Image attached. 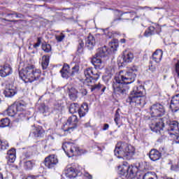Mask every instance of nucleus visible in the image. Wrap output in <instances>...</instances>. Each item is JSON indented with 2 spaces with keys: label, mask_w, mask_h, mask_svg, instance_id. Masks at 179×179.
Listing matches in <instances>:
<instances>
[{
  "label": "nucleus",
  "mask_w": 179,
  "mask_h": 179,
  "mask_svg": "<svg viewBox=\"0 0 179 179\" xmlns=\"http://www.w3.org/2000/svg\"><path fill=\"white\" fill-rule=\"evenodd\" d=\"M48 65H50V55H43L41 58L42 69L43 70L47 69L48 68Z\"/></svg>",
  "instance_id": "26"
},
{
  "label": "nucleus",
  "mask_w": 179,
  "mask_h": 179,
  "mask_svg": "<svg viewBox=\"0 0 179 179\" xmlns=\"http://www.w3.org/2000/svg\"><path fill=\"white\" fill-rule=\"evenodd\" d=\"M41 44V38L39 37L37 38V43L34 45V48H37L40 47Z\"/></svg>",
  "instance_id": "48"
},
{
  "label": "nucleus",
  "mask_w": 179,
  "mask_h": 179,
  "mask_svg": "<svg viewBox=\"0 0 179 179\" xmlns=\"http://www.w3.org/2000/svg\"><path fill=\"white\" fill-rule=\"evenodd\" d=\"M55 38L58 43H61V41H62L64 38H65V34L62 33L61 35L56 36Z\"/></svg>",
  "instance_id": "45"
},
{
  "label": "nucleus",
  "mask_w": 179,
  "mask_h": 179,
  "mask_svg": "<svg viewBox=\"0 0 179 179\" xmlns=\"http://www.w3.org/2000/svg\"><path fill=\"white\" fill-rule=\"evenodd\" d=\"M62 149L69 157L76 156L79 155V148L76 145L71 143H64Z\"/></svg>",
  "instance_id": "10"
},
{
  "label": "nucleus",
  "mask_w": 179,
  "mask_h": 179,
  "mask_svg": "<svg viewBox=\"0 0 179 179\" xmlns=\"http://www.w3.org/2000/svg\"><path fill=\"white\" fill-rule=\"evenodd\" d=\"M89 111V106L87 103H84L80 108H78V110L77 111L80 117H85L86 115V113Z\"/></svg>",
  "instance_id": "24"
},
{
  "label": "nucleus",
  "mask_w": 179,
  "mask_h": 179,
  "mask_svg": "<svg viewBox=\"0 0 179 179\" xmlns=\"http://www.w3.org/2000/svg\"><path fill=\"white\" fill-rule=\"evenodd\" d=\"M155 28L153 26L149 27L148 29L144 32L145 37H150L155 34Z\"/></svg>",
  "instance_id": "30"
},
{
  "label": "nucleus",
  "mask_w": 179,
  "mask_h": 179,
  "mask_svg": "<svg viewBox=\"0 0 179 179\" xmlns=\"http://www.w3.org/2000/svg\"><path fill=\"white\" fill-rule=\"evenodd\" d=\"M109 46L110 48V51H117V49L118 48V43L116 42H110L109 43Z\"/></svg>",
  "instance_id": "39"
},
{
  "label": "nucleus",
  "mask_w": 179,
  "mask_h": 179,
  "mask_svg": "<svg viewBox=\"0 0 179 179\" xmlns=\"http://www.w3.org/2000/svg\"><path fill=\"white\" fill-rule=\"evenodd\" d=\"M7 114L9 117H15V115L17 114V110H16L15 105H12L7 109Z\"/></svg>",
  "instance_id": "29"
},
{
  "label": "nucleus",
  "mask_w": 179,
  "mask_h": 179,
  "mask_svg": "<svg viewBox=\"0 0 179 179\" xmlns=\"http://www.w3.org/2000/svg\"><path fill=\"white\" fill-rule=\"evenodd\" d=\"M120 43H122V44H124L125 43V38L120 39Z\"/></svg>",
  "instance_id": "56"
},
{
  "label": "nucleus",
  "mask_w": 179,
  "mask_h": 179,
  "mask_svg": "<svg viewBox=\"0 0 179 179\" xmlns=\"http://www.w3.org/2000/svg\"><path fill=\"white\" fill-rule=\"evenodd\" d=\"M165 113L164 106L159 103L152 104L150 108V114L152 117L157 118L159 117H163Z\"/></svg>",
  "instance_id": "8"
},
{
  "label": "nucleus",
  "mask_w": 179,
  "mask_h": 179,
  "mask_svg": "<svg viewBox=\"0 0 179 179\" xmlns=\"http://www.w3.org/2000/svg\"><path fill=\"white\" fill-rule=\"evenodd\" d=\"M122 58L125 64H129V62H132V60L134 59V53L125 50L123 52Z\"/></svg>",
  "instance_id": "20"
},
{
  "label": "nucleus",
  "mask_w": 179,
  "mask_h": 179,
  "mask_svg": "<svg viewBox=\"0 0 179 179\" xmlns=\"http://www.w3.org/2000/svg\"><path fill=\"white\" fill-rule=\"evenodd\" d=\"M51 141L52 143L54 142V137H52V136H49L48 138L47 143H48Z\"/></svg>",
  "instance_id": "51"
},
{
  "label": "nucleus",
  "mask_w": 179,
  "mask_h": 179,
  "mask_svg": "<svg viewBox=\"0 0 179 179\" xmlns=\"http://www.w3.org/2000/svg\"><path fill=\"white\" fill-rule=\"evenodd\" d=\"M144 88L143 86L136 87L131 92L126 102L130 106H145L146 97L143 95Z\"/></svg>",
  "instance_id": "4"
},
{
  "label": "nucleus",
  "mask_w": 179,
  "mask_h": 179,
  "mask_svg": "<svg viewBox=\"0 0 179 179\" xmlns=\"http://www.w3.org/2000/svg\"><path fill=\"white\" fill-rule=\"evenodd\" d=\"M78 117L76 115H72L69 117L67 120L66 125H68V128L64 131H71V129H75L78 127Z\"/></svg>",
  "instance_id": "12"
},
{
  "label": "nucleus",
  "mask_w": 179,
  "mask_h": 179,
  "mask_svg": "<svg viewBox=\"0 0 179 179\" xmlns=\"http://www.w3.org/2000/svg\"><path fill=\"white\" fill-rule=\"evenodd\" d=\"M170 107L172 109L175 108L176 111H178V110H179V94L173 96L171 101Z\"/></svg>",
  "instance_id": "22"
},
{
  "label": "nucleus",
  "mask_w": 179,
  "mask_h": 179,
  "mask_svg": "<svg viewBox=\"0 0 179 179\" xmlns=\"http://www.w3.org/2000/svg\"><path fill=\"white\" fill-rule=\"evenodd\" d=\"M79 110V105L78 103H71L69 107V113L75 114Z\"/></svg>",
  "instance_id": "33"
},
{
  "label": "nucleus",
  "mask_w": 179,
  "mask_h": 179,
  "mask_svg": "<svg viewBox=\"0 0 179 179\" xmlns=\"http://www.w3.org/2000/svg\"><path fill=\"white\" fill-rule=\"evenodd\" d=\"M34 165V164L31 161H27L25 163V166L29 170H31Z\"/></svg>",
  "instance_id": "46"
},
{
  "label": "nucleus",
  "mask_w": 179,
  "mask_h": 179,
  "mask_svg": "<svg viewBox=\"0 0 179 179\" xmlns=\"http://www.w3.org/2000/svg\"><path fill=\"white\" fill-rule=\"evenodd\" d=\"M143 179H157V178L155 173L148 172L143 176Z\"/></svg>",
  "instance_id": "36"
},
{
  "label": "nucleus",
  "mask_w": 179,
  "mask_h": 179,
  "mask_svg": "<svg viewBox=\"0 0 179 179\" xmlns=\"http://www.w3.org/2000/svg\"><path fill=\"white\" fill-rule=\"evenodd\" d=\"M162 58H163V51L162 50H157L152 54V59L157 64H159L162 61Z\"/></svg>",
  "instance_id": "21"
},
{
  "label": "nucleus",
  "mask_w": 179,
  "mask_h": 179,
  "mask_svg": "<svg viewBox=\"0 0 179 179\" xmlns=\"http://www.w3.org/2000/svg\"><path fill=\"white\" fill-rule=\"evenodd\" d=\"M175 71L179 78V60L177 61V63L175 64Z\"/></svg>",
  "instance_id": "47"
},
{
  "label": "nucleus",
  "mask_w": 179,
  "mask_h": 179,
  "mask_svg": "<svg viewBox=\"0 0 179 179\" xmlns=\"http://www.w3.org/2000/svg\"><path fill=\"white\" fill-rule=\"evenodd\" d=\"M85 179H93V178L92 177V175L89 173H86L85 175Z\"/></svg>",
  "instance_id": "52"
},
{
  "label": "nucleus",
  "mask_w": 179,
  "mask_h": 179,
  "mask_svg": "<svg viewBox=\"0 0 179 179\" xmlns=\"http://www.w3.org/2000/svg\"><path fill=\"white\" fill-rule=\"evenodd\" d=\"M84 75L85 76V83H96L100 78L99 72L93 68H87L84 70Z\"/></svg>",
  "instance_id": "7"
},
{
  "label": "nucleus",
  "mask_w": 179,
  "mask_h": 179,
  "mask_svg": "<svg viewBox=\"0 0 179 179\" xmlns=\"http://www.w3.org/2000/svg\"><path fill=\"white\" fill-rule=\"evenodd\" d=\"M15 93L16 87L13 86L12 84L7 85L6 90L3 92L6 97H13Z\"/></svg>",
  "instance_id": "16"
},
{
  "label": "nucleus",
  "mask_w": 179,
  "mask_h": 179,
  "mask_svg": "<svg viewBox=\"0 0 179 179\" xmlns=\"http://www.w3.org/2000/svg\"><path fill=\"white\" fill-rule=\"evenodd\" d=\"M0 103H1V99H0Z\"/></svg>",
  "instance_id": "59"
},
{
  "label": "nucleus",
  "mask_w": 179,
  "mask_h": 179,
  "mask_svg": "<svg viewBox=\"0 0 179 179\" xmlns=\"http://www.w3.org/2000/svg\"><path fill=\"white\" fill-rule=\"evenodd\" d=\"M32 134L35 138H41V136L44 135V129H43V127L39 126L35 128Z\"/></svg>",
  "instance_id": "27"
},
{
  "label": "nucleus",
  "mask_w": 179,
  "mask_h": 179,
  "mask_svg": "<svg viewBox=\"0 0 179 179\" xmlns=\"http://www.w3.org/2000/svg\"><path fill=\"white\" fill-rule=\"evenodd\" d=\"M136 75H138V68L133 66L125 73L124 76L121 74L116 76L112 83L114 93L116 94H127L128 90H129V87L127 85L135 82Z\"/></svg>",
  "instance_id": "1"
},
{
  "label": "nucleus",
  "mask_w": 179,
  "mask_h": 179,
  "mask_svg": "<svg viewBox=\"0 0 179 179\" xmlns=\"http://www.w3.org/2000/svg\"><path fill=\"white\" fill-rule=\"evenodd\" d=\"M14 107H15L17 113L19 111H23L26 108V105L23 102H17L14 104Z\"/></svg>",
  "instance_id": "32"
},
{
  "label": "nucleus",
  "mask_w": 179,
  "mask_h": 179,
  "mask_svg": "<svg viewBox=\"0 0 179 179\" xmlns=\"http://www.w3.org/2000/svg\"><path fill=\"white\" fill-rule=\"evenodd\" d=\"M84 47H85V42H83V40L79 39L78 40V48H77V51H78V52H79V54H82V52H83Z\"/></svg>",
  "instance_id": "35"
},
{
  "label": "nucleus",
  "mask_w": 179,
  "mask_h": 179,
  "mask_svg": "<svg viewBox=\"0 0 179 179\" xmlns=\"http://www.w3.org/2000/svg\"><path fill=\"white\" fill-rule=\"evenodd\" d=\"M38 110L40 111L42 114H47L48 113V106H45V103H41L38 106Z\"/></svg>",
  "instance_id": "34"
},
{
  "label": "nucleus",
  "mask_w": 179,
  "mask_h": 179,
  "mask_svg": "<svg viewBox=\"0 0 179 179\" xmlns=\"http://www.w3.org/2000/svg\"><path fill=\"white\" fill-rule=\"evenodd\" d=\"M96 46V37L93 36L92 34H89V36L85 38V47L88 48V50H93Z\"/></svg>",
  "instance_id": "14"
},
{
  "label": "nucleus",
  "mask_w": 179,
  "mask_h": 179,
  "mask_svg": "<svg viewBox=\"0 0 179 179\" xmlns=\"http://www.w3.org/2000/svg\"><path fill=\"white\" fill-rule=\"evenodd\" d=\"M77 90L78 93H80L82 96H86V94H87V90H86V89H85L82 85L77 87Z\"/></svg>",
  "instance_id": "38"
},
{
  "label": "nucleus",
  "mask_w": 179,
  "mask_h": 179,
  "mask_svg": "<svg viewBox=\"0 0 179 179\" xmlns=\"http://www.w3.org/2000/svg\"><path fill=\"white\" fill-rule=\"evenodd\" d=\"M149 157L152 162H157L162 157V153L156 149H152L150 151Z\"/></svg>",
  "instance_id": "18"
},
{
  "label": "nucleus",
  "mask_w": 179,
  "mask_h": 179,
  "mask_svg": "<svg viewBox=\"0 0 179 179\" xmlns=\"http://www.w3.org/2000/svg\"><path fill=\"white\" fill-rule=\"evenodd\" d=\"M10 124V120L8 117L3 118L0 120L1 128H5L6 127H9Z\"/></svg>",
  "instance_id": "31"
},
{
  "label": "nucleus",
  "mask_w": 179,
  "mask_h": 179,
  "mask_svg": "<svg viewBox=\"0 0 179 179\" xmlns=\"http://www.w3.org/2000/svg\"><path fill=\"white\" fill-rule=\"evenodd\" d=\"M41 48L44 52H50L51 45L48 43H42Z\"/></svg>",
  "instance_id": "37"
},
{
  "label": "nucleus",
  "mask_w": 179,
  "mask_h": 179,
  "mask_svg": "<svg viewBox=\"0 0 179 179\" xmlns=\"http://www.w3.org/2000/svg\"><path fill=\"white\" fill-rule=\"evenodd\" d=\"M78 93H79V91L78 90V89L74 87H71L70 89L69 88V96L71 100H72L73 101H75V100L78 99Z\"/></svg>",
  "instance_id": "25"
},
{
  "label": "nucleus",
  "mask_w": 179,
  "mask_h": 179,
  "mask_svg": "<svg viewBox=\"0 0 179 179\" xmlns=\"http://www.w3.org/2000/svg\"><path fill=\"white\" fill-rule=\"evenodd\" d=\"M149 71L156 72V64H154L152 61L150 62Z\"/></svg>",
  "instance_id": "43"
},
{
  "label": "nucleus",
  "mask_w": 179,
  "mask_h": 179,
  "mask_svg": "<svg viewBox=\"0 0 179 179\" xmlns=\"http://www.w3.org/2000/svg\"><path fill=\"white\" fill-rule=\"evenodd\" d=\"M118 120H120V113H118V110H117L115 115V122L116 123V125H118Z\"/></svg>",
  "instance_id": "49"
},
{
  "label": "nucleus",
  "mask_w": 179,
  "mask_h": 179,
  "mask_svg": "<svg viewBox=\"0 0 179 179\" xmlns=\"http://www.w3.org/2000/svg\"><path fill=\"white\" fill-rule=\"evenodd\" d=\"M164 120H166V118L163 117L159 118L157 122H152V123L150 124L151 131L158 134V135H163V134H164V130H163V128H164Z\"/></svg>",
  "instance_id": "9"
},
{
  "label": "nucleus",
  "mask_w": 179,
  "mask_h": 179,
  "mask_svg": "<svg viewBox=\"0 0 179 179\" xmlns=\"http://www.w3.org/2000/svg\"><path fill=\"white\" fill-rule=\"evenodd\" d=\"M20 78L24 80L25 83H32L35 80H38L41 76V70L34 69V66L29 65L22 69L19 72Z\"/></svg>",
  "instance_id": "3"
},
{
  "label": "nucleus",
  "mask_w": 179,
  "mask_h": 179,
  "mask_svg": "<svg viewBox=\"0 0 179 179\" xmlns=\"http://www.w3.org/2000/svg\"><path fill=\"white\" fill-rule=\"evenodd\" d=\"M13 70L9 64H4L0 69V76L1 78H6L9 75H12Z\"/></svg>",
  "instance_id": "13"
},
{
  "label": "nucleus",
  "mask_w": 179,
  "mask_h": 179,
  "mask_svg": "<svg viewBox=\"0 0 179 179\" xmlns=\"http://www.w3.org/2000/svg\"><path fill=\"white\" fill-rule=\"evenodd\" d=\"M72 76L75 75V73H78L79 72V65L76 64L73 67H72V70L71 71Z\"/></svg>",
  "instance_id": "42"
},
{
  "label": "nucleus",
  "mask_w": 179,
  "mask_h": 179,
  "mask_svg": "<svg viewBox=\"0 0 179 179\" xmlns=\"http://www.w3.org/2000/svg\"><path fill=\"white\" fill-rule=\"evenodd\" d=\"M106 75L105 76V78H106V79L108 80V79H111L113 73H114V70L113 69H107L106 71Z\"/></svg>",
  "instance_id": "41"
},
{
  "label": "nucleus",
  "mask_w": 179,
  "mask_h": 179,
  "mask_svg": "<svg viewBox=\"0 0 179 179\" xmlns=\"http://www.w3.org/2000/svg\"><path fill=\"white\" fill-rule=\"evenodd\" d=\"M15 15V17L19 19H23V17H22V14H18L16 12H13V13H8L6 16H13Z\"/></svg>",
  "instance_id": "44"
},
{
  "label": "nucleus",
  "mask_w": 179,
  "mask_h": 179,
  "mask_svg": "<svg viewBox=\"0 0 179 179\" xmlns=\"http://www.w3.org/2000/svg\"><path fill=\"white\" fill-rule=\"evenodd\" d=\"M108 128H110V125L108 124H103V131H107V129H108Z\"/></svg>",
  "instance_id": "50"
},
{
  "label": "nucleus",
  "mask_w": 179,
  "mask_h": 179,
  "mask_svg": "<svg viewBox=\"0 0 179 179\" xmlns=\"http://www.w3.org/2000/svg\"><path fill=\"white\" fill-rule=\"evenodd\" d=\"M44 164L48 169H54L58 164V158L54 155H49L45 158Z\"/></svg>",
  "instance_id": "11"
},
{
  "label": "nucleus",
  "mask_w": 179,
  "mask_h": 179,
  "mask_svg": "<svg viewBox=\"0 0 179 179\" xmlns=\"http://www.w3.org/2000/svg\"><path fill=\"white\" fill-rule=\"evenodd\" d=\"M175 136H176V140H177L176 143H179V134H176Z\"/></svg>",
  "instance_id": "55"
},
{
  "label": "nucleus",
  "mask_w": 179,
  "mask_h": 179,
  "mask_svg": "<svg viewBox=\"0 0 179 179\" xmlns=\"http://www.w3.org/2000/svg\"><path fill=\"white\" fill-rule=\"evenodd\" d=\"M114 153L118 159L131 160L135 155V148L125 142L120 141L115 145Z\"/></svg>",
  "instance_id": "2"
},
{
  "label": "nucleus",
  "mask_w": 179,
  "mask_h": 179,
  "mask_svg": "<svg viewBox=\"0 0 179 179\" xmlns=\"http://www.w3.org/2000/svg\"><path fill=\"white\" fill-rule=\"evenodd\" d=\"M64 174L68 178H75L78 176V173L73 167H67L65 170Z\"/></svg>",
  "instance_id": "23"
},
{
  "label": "nucleus",
  "mask_w": 179,
  "mask_h": 179,
  "mask_svg": "<svg viewBox=\"0 0 179 179\" xmlns=\"http://www.w3.org/2000/svg\"><path fill=\"white\" fill-rule=\"evenodd\" d=\"M168 131H169L170 135H176L179 134V127H178V122L173 121L169 124V127L168 128Z\"/></svg>",
  "instance_id": "15"
},
{
  "label": "nucleus",
  "mask_w": 179,
  "mask_h": 179,
  "mask_svg": "<svg viewBox=\"0 0 179 179\" xmlns=\"http://www.w3.org/2000/svg\"><path fill=\"white\" fill-rule=\"evenodd\" d=\"M121 176H125L127 179H133L136 177V173H138V167L133 165H128V162H123V164L120 167Z\"/></svg>",
  "instance_id": "6"
},
{
  "label": "nucleus",
  "mask_w": 179,
  "mask_h": 179,
  "mask_svg": "<svg viewBox=\"0 0 179 179\" xmlns=\"http://www.w3.org/2000/svg\"><path fill=\"white\" fill-rule=\"evenodd\" d=\"M117 20V19L114 20V22H115Z\"/></svg>",
  "instance_id": "58"
},
{
  "label": "nucleus",
  "mask_w": 179,
  "mask_h": 179,
  "mask_svg": "<svg viewBox=\"0 0 179 179\" xmlns=\"http://www.w3.org/2000/svg\"><path fill=\"white\" fill-rule=\"evenodd\" d=\"M0 179H3V175L1 173H0Z\"/></svg>",
  "instance_id": "57"
},
{
  "label": "nucleus",
  "mask_w": 179,
  "mask_h": 179,
  "mask_svg": "<svg viewBox=\"0 0 179 179\" xmlns=\"http://www.w3.org/2000/svg\"><path fill=\"white\" fill-rule=\"evenodd\" d=\"M101 92H102V93H104V92H106V87H104V85H101Z\"/></svg>",
  "instance_id": "53"
},
{
  "label": "nucleus",
  "mask_w": 179,
  "mask_h": 179,
  "mask_svg": "<svg viewBox=\"0 0 179 179\" xmlns=\"http://www.w3.org/2000/svg\"><path fill=\"white\" fill-rule=\"evenodd\" d=\"M60 73L62 77L64 79H68L69 76H72V73L69 70V65L68 64H64L62 69L60 70Z\"/></svg>",
  "instance_id": "17"
},
{
  "label": "nucleus",
  "mask_w": 179,
  "mask_h": 179,
  "mask_svg": "<svg viewBox=\"0 0 179 179\" xmlns=\"http://www.w3.org/2000/svg\"><path fill=\"white\" fill-rule=\"evenodd\" d=\"M0 148L1 150H6L9 148V143L8 141H0Z\"/></svg>",
  "instance_id": "40"
},
{
  "label": "nucleus",
  "mask_w": 179,
  "mask_h": 179,
  "mask_svg": "<svg viewBox=\"0 0 179 179\" xmlns=\"http://www.w3.org/2000/svg\"><path fill=\"white\" fill-rule=\"evenodd\" d=\"M6 22H10L12 23H15L16 22H17V20H5Z\"/></svg>",
  "instance_id": "54"
},
{
  "label": "nucleus",
  "mask_w": 179,
  "mask_h": 179,
  "mask_svg": "<svg viewBox=\"0 0 179 179\" xmlns=\"http://www.w3.org/2000/svg\"><path fill=\"white\" fill-rule=\"evenodd\" d=\"M6 159L9 162V163H14L15 160H16V150L15 148H12L8 150L7 152Z\"/></svg>",
  "instance_id": "19"
},
{
  "label": "nucleus",
  "mask_w": 179,
  "mask_h": 179,
  "mask_svg": "<svg viewBox=\"0 0 179 179\" xmlns=\"http://www.w3.org/2000/svg\"><path fill=\"white\" fill-rule=\"evenodd\" d=\"M108 55V49L106 46L98 48L95 57L92 59V63L93 64L95 69H103L104 68V64L100 58H105Z\"/></svg>",
  "instance_id": "5"
},
{
  "label": "nucleus",
  "mask_w": 179,
  "mask_h": 179,
  "mask_svg": "<svg viewBox=\"0 0 179 179\" xmlns=\"http://www.w3.org/2000/svg\"><path fill=\"white\" fill-rule=\"evenodd\" d=\"M94 83H87L88 86H90V90L91 92H94V93L99 92V90H100V89H101L102 85L101 84L99 83V84H95Z\"/></svg>",
  "instance_id": "28"
}]
</instances>
